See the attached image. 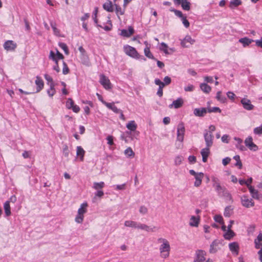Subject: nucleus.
Masks as SVG:
<instances>
[{
  "label": "nucleus",
  "mask_w": 262,
  "mask_h": 262,
  "mask_svg": "<svg viewBox=\"0 0 262 262\" xmlns=\"http://www.w3.org/2000/svg\"><path fill=\"white\" fill-rule=\"evenodd\" d=\"M158 242L161 244L159 247L161 257L164 259L167 258L169 256L170 251L169 242L165 238H159L158 239Z\"/></svg>",
  "instance_id": "1"
},
{
  "label": "nucleus",
  "mask_w": 262,
  "mask_h": 262,
  "mask_svg": "<svg viewBox=\"0 0 262 262\" xmlns=\"http://www.w3.org/2000/svg\"><path fill=\"white\" fill-rule=\"evenodd\" d=\"M123 49L124 52L127 55L135 59H141L144 61L146 60V59L143 56L139 55L135 48L128 45H126L124 46Z\"/></svg>",
  "instance_id": "2"
},
{
  "label": "nucleus",
  "mask_w": 262,
  "mask_h": 262,
  "mask_svg": "<svg viewBox=\"0 0 262 262\" xmlns=\"http://www.w3.org/2000/svg\"><path fill=\"white\" fill-rule=\"evenodd\" d=\"M189 173L194 176L195 180L194 183V186L195 187H199L202 182V179L204 177V173L203 172H196L194 170L191 169L189 170Z\"/></svg>",
  "instance_id": "3"
},
{
  "label": "nucleus",
  "mask_w": 262,
  "mask_h": 262,
  "mask_svg": "<svg viewBox=\"0 0 262 262\" xmlns=\"http://www.w3.org/2000/svg\"><path fill=\"white\" fill-rule=\"evenodd\" d=\"M246 146L250 150L256 151L258 150V147L253 142V138L251 136H248L244 141Z\"/></svg>",
  "instance_id": "4"
},
{
  "label": "nucleus",
  "mask_w": 262,
  "mask_h": 262,
  "mask_svg": "<svg viewBox=\"0 0 262 262\" xmlns=\"http://www.w3.org/2000/svg\"><path fill=\"white\" fill-rule=\"evenodd\" d=\"M241 201L242 205L245 207L250 208L254 206V202L253 200L249 198L246 195L241 196Z\"/></svg>",
  "instance_id": "5"
},
{
  "label": "nucleus",
  "mask_w": 262,
  "mask_h": 262,
  "mask_svg": "<svg viewBox=\"0 0 262 262\" xmlns=\"http://www.w3.org/2000/svg\"><path fill=\"white\" fill-rule=\"evenodd\" d=\"M171 11H173L177 16L181 19L182 23L185 28H188L189 27L190 24L188 20L186 19V16L184 15L181 11L175 9L171 10Z\"/></svg>",
  "instance_id": "6"
},
{
  "label": "nucleus",
  "mask_w": 262,
  "mask_h": 262,
  "mask_svg": "<svg viewBox=\"0 0 262 262\" xmlns=\"http://www.w3.org/2000/svg\"><path fill=\"white\" fill-rule=\"evenodd\" d=\"M185 127L183 123H180L177 127V140L180 142H183L185 134Z\"/></svg>",
  "instance_id": "7"
},
{
  "label": "nucleus",
  "mask_w": 262,
  "mask_h": 262,
  "mask_svg": "<svg viewBox=\"0 0 262 262\" xmlns=\"http://www.w3.org/2000/svg\"><path fill=\"white\" fill-rule=\"evenodd\" d=\"M99 82L101 85L106 90L111 89V83L107 77L103 75L100 76Z\"/></svg>",
  "instance_id": "8"
},
{
  "label": "nucleus",
  "mask_w": 262,
  "mask_h": 262,
  "mask_svg": "<svg viewBox=\"0 0 262 262\" xmlns=\"http://www.w3.org/2000/svg\"><path fill=\"white\" fill-rule=\"evenodd\" d=\"M206 252L202 250H198L195 252V257L193 262H203L205 260Z\"/></svg>",
  "instance_id": "9"
},
{
  "label": "nucleus",
  "mask_w": 262,
  "mask_h": 262,
  "mask_svg": "<svg viewBox=\"0 0 262 262\" xmlns=\"http://www.w3.org/2000/svg\"><path fill=\"white\" fill-rule=\"evenodd\" d=\"M195 42V40L189 35H186L185 37L181 40V45L182 47L188 48L190 45H193Z\"/></svg>",
  "instance_id": "10"
},
{
  "label": "nucleus",
  "mask_w": 262,
  "mask_h": 262,
  "mask_svg": "<svg viewBox=\"0 0 262 262\" xmlns=\"http://www.w3.org/2000/svg\"><path fill=\"white\" fill-rule=\"evenodd\" d=\"M204 138L206 146L211 147L213 143V135L207 132H204Z\"/></svg>",
  "instance_id": "11"
},
{
  "label": "nucleus",
  "mask_w": 262,
  "mask_h": 262,
  "mask_svg": "<svg viewBox=\"0 0 262 262\" xmlns=\"http://www.w3.org/2000/svg\"><path fill=\"white\" fill-rule=\"evenodd\" d=\"M221 244L220 241L215 239L212 242L210 246L209 252L211 253H216L219 249V245Z\"/></svg>",
  "instance_id": "12"
},
{
  "label": "nucleus",
  "mask_w": 262,
  "mask_h": 262,
  "mask_svg": "<svg viewBox=\"0 0 262 262\" xmlns=\"http://www.w3.org/2000/svg\"><path fill=\"white\" fill-rule=\"evenodd\" d=\"M134 29L132 26H129L128 29H122L121 30L120 35L124 37H129L134 33Z\"/></svg>",
  "instance_id": "13"
},
{
  "label": "nucleus",
  "mask_w": 262,
  "mask_h": 262,
  "mask_svg": "<svg viewBox=\"0 0 262 262\" xmlns=\"http://www.w3.org/2000/svg\"><path fill=\"white\" fill-rule=\"evenodd\" d=\"M241 102L245 110L251 111L253 109L254 106L251 104V101L249 99L243 98L241 100Z\"/></svg>",
  "instance_id": "14"
},
{
  "label": "nucleus",
  "mask_w": 262,
  "mask_h": 262,
  "mask_svg": "<svg viewBox=\"0 0 262 262\" xmlns=\"http://www.w3.org/2000/svg\"><path fill=\"white\" fill-rule=\"evenodd\" d=\"M184 104V100L182 98H179L177 100H174L172 103L169 105V107L179 108L182 106Z\"/></svg>",
  "instance_id": "15"
},
{
  "label": "nucleus",
  "mask_w": 262,
  "mask_h": 262,
  "mask_svg": "<svg viewBox=\"0 0 262 262\" xmlns=\"http://www.w3.org/2000/svg\"><path fill=\"white\" fill-rule=\"evenodd\" d=\"M155 83L156 85L159 86L157 94L159 97H162L163 95V88L165 86V84L163 82L161 81L158 78L155 80Z\"/></svg>",
  "instance_id": "16"
},
{
  "label": "nucleus",
  "mask_w": 262,
  "mask_h": 262,
  "mask_svg": "<svg viewBox=\"0 0 262 262\" xmlns=\"http://www.w3.org/2000/svg\"><path fill=\"white\" fill-rule=\"evenodd\" d=\"M249 190L253 199L259 200L262 198L261 195L259 193L258 190L254 189V187H249Z\"/></svg>",
  "instance_id": "17"
},
{
  "label": "nucleus",
  "mask_w": 262,
  "mask_h": 262,
  "mask_svg": "<svg viewBox=\"0 0 262 262\" xmlns=\"http://www.w3.org/2000/svg\"><path fill=\"white\" fill-rule=\"evenodd\" d=\"M211 147L206 146L203 148L201 151V154L202 156V161L203 162H206L207 159L210 154V148Z\"/></svg>",
  "instance_id": "18"
},
{
  "label": "nucleus",
  "mask_w": 262,
  "mask_h": 262,
  "mask_svg": "<svg viewBox=\"0 0 262 262\" xmlns=\"http://www.w3.org/2000/svg\"><path fill=\"white\" fill-rule=\"evenodd\" d=\"M16 47V45L12 40H8L4 44V48L7 51L14 50Z\"/></svg>",
  "instance_id": "19"
},
{
  "label": "nucleus",
  "mask_w": 262,
  "mask_h": 262,
  "mask_svg": "<svg viewBox=\"0 0 262 262\" xmlns=\"http://www.w3.org/2000/svg\"><path fill=\"white\" fill-rule=\"evenodd\" d=\"M49 58L51 59L55 63V65L53 67V69L57 72L60 71V68L58 66L57 58H56L55 53L53 51L50 52Z\"/></svg>",
  "instance_id": "20"
},
{
  "label": "nucleus",
  "mask_w": 262,
  "mask_h": 262,
  "mask_svg": "<svg viewBox=\"0 0 262 262\" xmlns=\"http://www.w3.org/2000/svg\"><path fill=\"white\" fill-rule=\"evenodd\" d=\"M207 112V110L205 107L195 108L193 114L196 117H203Z\"/></svg>",
  "instance_id": "21"
},
{
  "label": "nucleus",
  "mask_w": 262,
  "mask_h": 262,
  "mask_svg": "<svg viewBox=\"0 0 262 262\" xmlns=\"http://www.w3.org/2000/svg\"><path fill=\"white\" fill-rule=\"evenodd\" d=\"M36 88V93L39 92L43 88L44 83L42 79L39 76L36 77V80L35 81Z\"/></svg>",
  "instance_id": "22"
},
{
  "label": "nucleus",
  "mask_w": 262,
  "mask_h": 262,
  "mask_svg": "<svg viewBox=\"0 0 262 262\" xmlns=\"http://www.w3.org/2000/svg\"><path fill=\"white\" fill-rule=\"evenodd\" d=\"M155 227H150L145 224L138 223L137 229H140L141 230H145L147 232H154L155 231L154 229Z\"/></svg>",
  "instance_id": "23"
},
{
  "label": "nucleus",
  "mask_w": 262,
  "mask_h": 262,
  "mask_svg": "<svg viewBox=\"0 0 262 262\" xmlns=\"http://www.w3.org/2000/svg\"><path fill=\"white\" fill-rule=\"evenodd\" d=\"M84 154L85 151L81 146H78L76 147V155L81 161H83Z\"/></svg>",
  "instance_id": "24"
},
{
  "label": "nucleus",
  "mask_w": 262,
  "mask_h": 262,
  "mask_svg": "<svg viewBox=\"0 0 262 262\" xmlns=\"http://www.w3.org/2000/svg\"><path fill=\"white\" fill-rule=\"evenodd\" d=\"M229 248L230 250L232 252L237 255L238 253L239 246L237 243L233 242L229 244Z\"/></svg>",
  "instance_id": "25"
},
{
  "label": "nucleus",
  "mask_w": 262,
  "mask_h": 262,
  "mask_svg": "<svg viewBox=\"0 0 262 262\" xmlns=\"http://www.w3.org/2000/svg\"><path fill=\"white\" fill-rule=\"evenodd\" d=\"M88 207V204L87 203V202H83L80 205V207L78 209L77 212L80 214H81L84 215V214H85L87 212Z\"/></svg>",
  "instance_id": "26"
},
{
  "label": "nucleus",
  "mask_w": 262,
  "mask_h": 262,
  "mask_svg": "<svg viewBox=\"0 0 262 262\" xmlns=\"http://www.w3.org/2000/svg\"><path fill=\"white\" fill-rule=\"evenodd\" d=\"M200 223V217L191 216L190 219L189 225L191 227H198Z\"/></svg>",
  "instance_id": "27"
},
{
  "label": "nucleus",
  "mask_w": 262,
  "mask_h": 262,
  "mask_svg": "<svg viewBox=\"0 0 262 262\" xmlns=\"http://www.w3.org/2000/svg\"><path fill=\"white\" fill-rule=\"evenodd\" d=\"M200 88L201 91H202L205 94H209L211 91V88L206 83H201L200 84Z\"/></svg>",
  "instance_id": "28"
},
{
  "label": "nucleus",
  "mask_w": 262,
  "mask_h": 262,
  "mask_svg": "<svg viewBox=\"0 0 262 262\" xmlns=\"http://www.w3.org/2000/svg\"><path fill=\"white\" fill-rule=\"evenodd\" d=\"M126 128L132 132L135 131L137 128V125L134 120L129 121L126 125Z\"/></svg>",
  "instance_id": "29"
},
{
  "label": "nucleus",
  "mask_w": 262,
  "mask_h": 262,
  "mask_svg": "<svg viewBox=\"0 0 262 262\" xmlns=\"http://www.w3.org/2000/svg\"><path fill=\"white\" fill-rule=\"evenodd\" d=\"M103 7L104 9L106 10L108 12H113L114 11L113 5L112 2L108 1L105 2L103 5Z\"/></svg>",
  "instance_id": "30"
},
{
  "label": "nucleus",
  "mask_w": 262,
  "mask_h": 262,
  "mask_svg": "<svg viewBox=\"0 0 262 262\" xmlns=\"http://www.w3.org/2000/svg\"><path fill=\"white\" fill-rule=\"evenodd\" d=\"M254 40L247 37L242 38L239 39V42L243 44L244 47L249 46Z\"/></svg>",
  "instance_id": "31"
},
{
  "label": "nucleus",
  "mask_w": 262,
  "mask_h": 262,
  "mask_svg": "<svg viewBox=\"0 0 262 262\" xmlns=\"http://www.w3.org/2000/svg\"><path fill=\"white\" fill-rule=\"evenodd\" d=\"M124 224L125 227L137 229L138 222L131 220H127L124 222Z\"/></svg>",
  "instance_id": "32"
},
{
  "label": "nucleus",
  "mask_w": 262,
  "mask_h": 262,
  "mask_svg": "<svg viewBox=\"0 0 262 262\" xmlns=\"http://www.w3.org/2000/svg\"><path fill=\"white\" fill-rule=\"evenodd\" d=\"M242 2L241 0H231L229 4V7L233 9L242 5Z\"/></svg>",
  "instance_id": "33"
},
{
  "label": "nucleus",
  "mask_w": 262,
  "mask_h": 262,
  "mask_svg": "<svg viewBox=\"0 0 262 262\" xmlns=\"http://www.w3.org/2000/svg\"><path fill=\"white\" fill-rule=\"evenodd\" d=\"M50 85V89L47 90V94L49 97H52L56 93V90L54 88V83L49 84Z\"/></svg>",
  "instance_id": "34"
},
{
  "label": "nucleus",
  "mask_w": 262,
  "mask_h": 262,
  "mask_svg": "<svg viewBox=\"0 0 262 262\" xmlns=\"http://www.w3.org/2000/svg\"><path fill=\"white\" fill-rule=\"evenodd\" d=\"M180 5H181L183 9L184 10L188 11L190 9V3L188 0H183L182 2H181Z\"/></svg>",
  "instance_id": "35"
},
{
  "label": "nucleus",
  "mask_w": 262,
  "mask_h": 262,
  "mask_svg": "<svg viewBox=\"0 0 262 262\" xmlns=\"http://www.w3.org/2000/svg\"><path fill=\"white\" fill-rule=\"evenodd\" d=\"M5 213L6 216H8L11 214L10 201H6L4 205Z\"/></svg>",
  "instance_id": "36"
},
{
  "label": "nucleus",
  "mask_w": 262,
  "mask_h": 262,
  "mask_svg": "<svg viewBox=\"0 0 262 262\" xmlns=\"http://www.w3.org/2000/svg\"><path fill=\"white\" fill-rule=\"evenodd\" d=\"M159 49L163 51L165 54H170V53L168 51L167 45L163 42L160 43Z\"/></svg>",
  "instance_id": "37"
},
{
  "label": "nucleus",
  "mask_w": 262,
  "mask_h": 262,
  "mask_svg": "<svg viewBox=\"0 0 262 262\" xmlns=\"http://www.w3.org/2000/svg\"><path fill=\"white\" fill-rule=\"evenodd\" d=\"M220 196L224 197L227 200L231 201L232 200V196L231 194L229 192V191L226 189L225 190L221 193Z\"/></svg>",
  "instance_id": "38"
},
{
  "label": "nucleus",
  "mask_w": 262,
  "mask_h": 262,
  "mask_svg": "<svg viewBox=\"0 0 262 262\" xmlns=\"http://www.w3.org/2000/svg\"><path fill=\"white\" fill-rule=\"evenodd\" d=\"M124 154L127 158H133L135 156V152L130 147L124 150Z\"/></svg>",
  "instance_id": "39"
},
{
  "label": "nucleus",
  "mask_w": 262,
  "mask_h": 262,
  "mask_svg": "<svg viewBox=\"0 0 262 262\" xmlns=\"http://www.w3.org/2000/svg\"><path fill=\"white\" fill-rule=\"evenodd\" d=\"M234 236V232L232 230L229 229H227V231H226L224 235L225 238L226 239H230Z\"/></svg>",
  "instance_id": "40"
},
{
  "label": "nucleus",
  "mask_w": 262,
  "mask_h": 262,
  "mask_svg": "<svg viewBox=\"0 0 262 262\" xmlns=\"http://www.w3.org/2000/svg\"><path fill=\"white\" fill-rule=\"evenodd\" d=\"M233 208L231 206H227L224 210V215L226 217H230L232 213Z\"/></svg>",
  "instance_id": "41"
},
{
  "label": "nucleus",
  "mask_w": 262,
  "mask_h": 262,
  "mask_svg": "<svg viewBox=\"0 0 262 262\" xmlns=\"http://www.w3.org/2000/svg\"><path fill=\"white\" fill-rule=\"evenodd\" d=\"M144 52L145 55L150 59L156 60L154 56L152 55V53L150 51V47H145L144 50Z\"/></svg>",
  "instance_id": "42"
},
{
  "label": "nucleus",
  "mask_w": 262,
  "mask_h": 262,
  "mask_svg": "<svg viewBox=\"0 0 262 262\" xmlns=\"http://www.w3.org/2000/svg\"><path fill=\"white\" fill-rule=\"evenodd\" d=\"M216 98L218 101L223 103H225L226 101V98H225V97L222 95L221 91H218L217 92Z\"/></svg>",
  "instance_id": "43"
},
{
  "label": "nucleus",
  "mask_w": 262,
  "mask_h": 262,
  "mask_svg": "<svg viewBox=\"0 0 262 262\" xmlns=\"http://www.w3.org/2000/svg\"><path fill=\"white\" fill-rule=\"evenodd\" d=\"M184 158L182 156H177L174 158V162L176 166H179L182 163Z\"/></svg>",
  "instance_id": "44"
},
{
  "label": "nucleus",
  "mask_w": 262,
  "mask_h": 262,
  "mask_svg": "<svg viewBox=\"0 0 262 262\" xmlns=\"http://www.w3.org/2000/svg\"><path fill=\"white\" fill-rule=\"evenodd\" d=\"M83 220L84 215L77 212L75 218V221L78 224H81L83 222Z\"/></svg>",
  "instance_id": "45"
},
{
  "label": "nucleus",
  "mask_w": 262,
  "mask_h": 262,
  "mask_svg": "<svg viewBox=\"0 0 262 262\" xmlns=\"http://www.w3.org/2000/svg\"><path fill=\"white\" fill-rule=\"evenodd\" d=\"M62 154L66 158H68L70 155V150L67 144H64L62 146Z\"/></svg>",
  "instance_id": "46"
},
{
  "label": "nucleus",
  "mask_w": 262,
  "mask_h": 262,
  "mask_svg": "<svg viewBox=\"0 0 262 262\" xmlns=\"http://www.w3.org/2000/svg\"><path fill=\"white\" fill-rule=\"evenodd\" d=\"M115 6L116 8V13L119 16V15H123L124 13V9H122L120 6H119L118 4H115Z\"/></svg>",
  "instance_id": "47"
},
{
  "label": "nucleus",
  "mask_w": 262,
  "mask_h": 262,
  "mask_svg": "<svg viewBox=\"0 0 262 262\" xmlns=\"http://www.w3.org/2000/svg\"><path fill=\"white\" fill-rule=\"evenodd\" d=\"M51 26L53 30L54 33L56 36L59 35V30L56 28V25L55 23L53 21H51L50 23Z\"/></svg>",
  "instance_id": "48"
},
{
  "label": "nucleus",
  "mask_w": 262,
  "mask_h": 262,
  "mask_svg": "<svg viewBox=\"0 0 262 262\" xmlns=\"http://www.w3.org/2000/svg\"><path fill=\"white\" fill-rule=\"evenodd\" d=\"M58 45H59V47L63 50V51L66 54H67V55L69 54V53L68 48L65 43L59 42L58 43Z\"/></svg>",
  "instance_id": "49"
},
{
  "label": "nucleus",
  "mask_w": 262,
  "mask_h": 262,
  "mask_svg": "<svg viewBox=\"0 0 262 262\" xmlns=\"http://www.w3.org/2000/svg\"><path fill=\"white\" fill-rule=\"evenodd\" d=\"M233 159L236 161V163L235 164V165L236 166H238L239 169H241L242 167V163L240 160V157L238 155H236L233 157Z\"/></svg>",
  "instance_id": "50"
},
{
  "label": "nucleus",
  "mask_w": 262,
  "mask_h": 262,
  "mask_svg": "<svg viewBox=\"0 0 262 262\" xmlns=\"http://www.w3.org/2000/svg\"><path fill=\"white\" fill-rule=\"evenodd\" d=\"M104 187V183L103 182H95L93 185V188L95 189H98L99 188H102Z\"/></svg>",
  "instance_id": "51"
},
{
  "label": "nucleus",
  "mask_w": 262,
  "mask_h": 262,
  "mask_svg": "<svg viewBox=\"0 0 262 262\" xmlns=\"http://www.w3.org/2000/svg\"><path fill=\"white\" fill-rule=\"evenodd\" d=\"M253 133L257 135H261L262 134V124L258 127L254 128Z\"/></svg>",
  "instance_id": "52"
},
{
  "label": "nucleus",
  "mask_w": 262,
  "mask_h": 262,
  "mask_svg": "<svg viewBox=\"0 0 262 262\" xmlns=\"http://www.w3.org/2000/svg\"><path fill=\"white\" fill-rule=\"evenodd\" d=\"M98 12V7H95L93 13V19L95 22V24H97L98 23V19H97V15Z\"/></svg>",
  "instance_id": "53"
},
{
  "label": "nucleus",
  "mask_w": 262,
  "mask_h": 262,
  "mask_svg": "<svg viewBox=\"0 0 262 262\" xmlns=\"http://www.w3.org/2000/svg\"><path fill=\"white\" fill-rule=\"evenodd\" d=\"M74 104L73 100L71 98H68L66 102V107L68 109H71Z\"/></svg>",
  "instance_id": "54"
},
{
  "label": "nucleus",
  "mask_w": 262,
  "mask_h": 262,
  "mask_svg": "<svg viewBox=\"0 0 262 262\" xmlns=\"http://www.w3.org/2000/svg\"><path fill=\"white\" fill-rule=\"evenodd\" d=\"M214 188H215V191L217 192L219 195H220L225 189H226L225 187L221 186L220 184L215 186Z\"/></svg>",
  "instance_id": "55"
},
{
  "label": "nucleus",
  "mask_w": 262,
  "mask_h": 262,
  "mask_svg": "<svg viewBox=\"0 0 262 262\" xmlns=\"http://www.w3.org/2000/svg\"><path fill=\"white\" fill-rule=\"evenodd\" d=\"M211 180L213 182V187H214L215 186L219 185L220 184V180L219 179L215 177V176H212L211 177Z\"/></svg>",
  "instance_id": "56"
},
{
  "label": "nucleus",
  "mask_w": 262,
  "mask_h": 262,
  "mask_svg": "<svg viewBox=\"0 0 262 262\" xmlns=\"http://www.w3.org/2000/svg\"><path fill=\"white\" fill-rule=\"evenodd\" d=\"M69 72V69L64 61H63V69H62V73L64 75L68 74Z\"/></svg>",
  "instance_id": "57"
},
{
  "label": "nucleus",
  "mask_w": 262,
  "mask_h": 262,
  "mask_svg": "<svg viewBox=\"0 0 262 262\" xmlns=\"http://www.w3.org/2000/svg\"><path fill=\"white\" fill-rule=\"evenodd\" d=\"M215 130V126L213 125H210L209 126L208 129H205L204 132H207L210 133L211 135H213V132Z\"/></svg>",
  "instance_id": "58"
},
{
  "label": "nucleus",
  "mask_w": 262,
  "mask_h": 262,
  "mask_svg": "<svg viewBox=\"0 0 262 262\" xmlns=\"http://www.w3.org/2000/svg\"><path fill=\"white\" fill-rule=\"evenodd\" d=\"M148 212V209L145 206H141L139 208V212L142 214H146Z\"/></svg>",
  "instance_id": "59"
},
{
  "label": "nucleus",
  "mask_w": 262,
  "mask_h": 262,
  "mask_svg": "<svg viewBox=\"0 0 262 262\" xmlns=\"http://www.w3.org/2000/svg\"><path fill=\"white\" fill-rule=\"evenodd\" d=\"M214 220L216 222L219 223L220 224H223V219L222 216L216 215L214 216Z\"/></svg>",
  "instance_id": "60"
},
{
  "label": "nucleus",
  "mask_w": 262,
  "mask_h": 262,
  "mask_svg": "<svg viewBox=\"0 0 262 262\" xmlns=\"http://www.w3.org/2000/svg\"><path fill=\"white\" fill-rule=\"evenodd\" d=\"M207 112L209 113H212V112H221V109L218 107H213L212 108H209L207 110Z\"/></svg>",
  "instance_id": "61"
},
{
  "label": "nucleus",
  "mask_w": 262,
  "mask_h": 262,
  "mask_svg": "<svg viewBox=\"0 0 262 262\" xmlns=\"http://www.w3.org/2000/svg\"><path fill=\"white\" fill-rule=\"evenodd\" d=\"M125 185L126 184H123L121 185H116L114 186L115 189L116 190H124L125 189Z\"/></svg>",
  "instance_id": "62"
},
{
  "label": "nucleus",
  "mask_w": 262,
  "mask_h": 262,
  "mask_svg": "<svg viewBox=\"0 0 262 262\" xmlns=\"http://www.w3.org/2000/svg\"><path fill=\"white\" fill-rule=\"evenodd\" d=\"M186 92H192L194 90V86L192 84H189L184 88Z\"/></svg>",
  "instance_id": "63"
},
{
  "label": "nucleus",
  "mask_w": 262,
  "mask_h": 262,
  "mask_svg": "<svg viewBox=\"0 0 262 262\" xmlns=\"http://www.w3.org/2000/svg\"><path fill=\"white\" fill-rule=\"evenodd\" d=\"M55 55L57 61L59 59H63L64 58L63 55L61 53H60L57 50H56V53H55Z\"/></svg>",
  "instance_id": "64"
}]
</instances>
